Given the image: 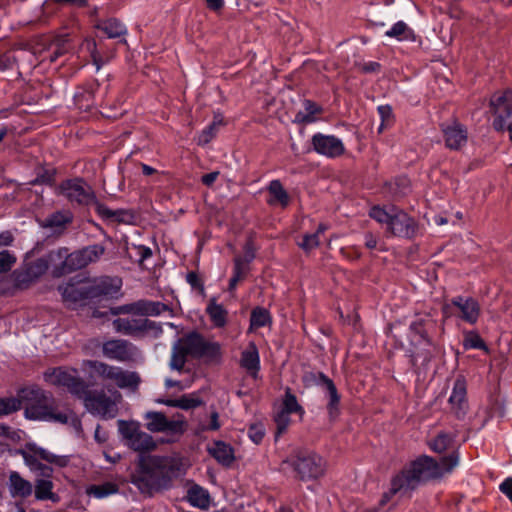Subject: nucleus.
Returning <instances> with one entry per match:
<instances>
[{"label": "nucleus", "instance_id": "f257e3e1", "mask_svg": "<svg viewBox=\"0 0 512 512\" xmlns=\"http://www.w3.org/2000/svg\"><path fill=\"white\" fill-rule=\"evenodd\" d=\"M458 464V452H452L440 461L427 455L416 458L391 479V487L383 493L379 506H385L397 493L410 494L424 482L442 479L451 474Z\"/></svg>", "mask_w": 512, "mask_h": 512}, {"label": "nucleus", "instance_id": "f03ea898", "mask_svg": "<svg viewBox=\"0 0 512 512\" xmlns=\"http://www.w3.org/2000/svg\"><path fill=\"white\" fill-rule=\"evenodd\" d=\"M139 468V487L149 492L169 488L173 479L185 473L182 459L175 456H142Z\"/></svg>", "mask_w": 512, "mask_h": 512}, {"label": "nucleus", "instance_id": "7ed1b4c3", "mask_svg": "<svg viewBox=\"0 0 512 512\" xmlns=\"http://www.w3.org/2000/svg\"><path fill=\"white\" fill-rule=\"evenodd\" d=\"M24 407V415L29 420L66 424L71 416L68 410L61 411L51 394L36 385L21 388L17 393Z\"/></svg>", "mask_w": 512, "mask_h": 512}, {"label": "nucleus", "instance_id": "20e7f679", "mask_svg": "<svg viewBox=\"0 0 512 512\" xmlns=\"http://www.w3.org/2000/svg\"><path fill=\"white\" fill-rule=\"evenodd\" d=\"M81 370L89 384L101 382L108 389L116 387L123 390L136 391L141 382L137 372L99 360H83Z\"/></svg>", "mask_w": 512, "mask_h": 512}, {"label": "nucleus", "instance_id": "39448f33", "mask_svg": "<svg viewBox=\"0 0 512 512\" xmlns=\"http://www.w3.org/2000/svg\"><path fill=\"white\" fill-rule=\"evenodd\" d=\"M279 469L299 481H318L326 474L327 462L313 451L296 449L280 463Z\"/></svg>", "mask_w": 512, "mask_h": 512}, {"label": "nucleus", "instance_id": "423d86ee", "mask_svg": "<svg viewBox=\"0 0 512 512\" xmlns=\"http://www.w3.org/2000/svg\"><path fill=\"white\" fill-rule=\"evenodd\" d=\"M176 345L187 356L193 358H205L209 361H218L222 355L221 345L218 342L207 341L197 332L184 335L178 339Z\"/></svg>", "mask_w": 512, "mask_h": 512}, {"label": "nucleus", "instance_id": "0eeeda50", "mask_svg": "<svg viewBox=\"0 0 512 512\" xmlns=\"http://www.w3.org/2000/svg\"><path fill=\"white\" fill-rule=\"evenodd\" d=\"M43 379L49 385L66 388L77 397L87 392V383L79 377L78 370L73 367L49 368L44 372Z\"/></svg>", "mask_w": 512, "mask_h": 512}, {"label": "nucleus", "instance_id": "6e6552de", "mask_svg": "<svg viewBox=\"0 0 512 512\" xmlns=\"http://www.w3.org/2000/svg\"><path fill=\"white\" fill-rule=\"evenodd\" d=\"M144 419L146 428L153 433H166L173 437H180L187 430V421L182 414H176L168 419L161 412H147Z\"/></svg>", "mask_w": 512, "mask_h": 512}, {"label": "nucleus", "instance_id": "1a4fd4ad", "mask_svg": "<svg viewBox=\"0 0 512 512\" xmlns=\"http://www.w3.org/2000/svg\"><path fill=\"white\" fill-rule=\"evenodd\" d=\"M105 252L102 245L87 246L66 256L61 271L55 270L54 276L59 277L65 272L82 269L91 263L98 261Z\"/></svg>", "mask_w": 512, "mask_h": 512}, {"label": "nucleus", "instance_id": "9d476101", "mask_svg": "<svg viewBox=\"0 0 512 512\" xmlns=\"http://www.w3.org/2000/svg\"><path fill=\"white\" fill-rule=\"evenodd\" d=\"M56 194L80 205H88L95 200L93 189L79 177L62 181L56 188Z\"/></svg>", "mask_w": 512, "mask_h": 512}, {"label": "nucleus", "instance_id": "9b49d317", "mask_svg": "<svg viewBox=\"0 0 512 512\" xmlns=\"http://www.w3.org/2000/svg\"><path fill=\"white\" fill-rule=\"evenodd\" d=\"M118 426L127 445L134 451L142 453L156 448V443L152 436L141 431L138 423L120 420Z\"/></svg>", "mask_w": 512, "mask_h": 512}, {"label": "nucleus", "instance_id": "f8f14e48", "mask_svg": "<svg viewBox=\"0 0 512 512\" xmlns=\"http://www.w3.org/2000/svg\"><path fill=\"white\" fill-rule=\"evenodd\" d=\"M493 115V128L498 132L505 131L507 120L512 117V90L494 93L489 102Z\"/></svg>", "mask_w": 512, "mask_h": 512}, {"label": "nucleus", "instance_id": "ddd939ff", "mask_svg": "<svg viewBox=\"0 0 512 512\" xmlns=\"http://www.w3.org/2000/svg\"><path fill=\"white\" fill-rule=\"evenodd\" d=\"M444 312H451L462 321L474 325L477 323L481 306L474 297L456 296L452 298L450 304L443 308Z\"/></svg>", "mask_w": 512, "mask_h": 512}, {"label": "nucleus", "instance_id": "4468645a", "mask_svg": "<svg viewBox=\"0 0 512 512\" xmlns=\"http://www.w3.org/2000/svg\"><path fill=\"white\" fill-rule=\"evenodd\" d=\"M138 348L125 339H109L102 344V354L105 358L120 363H133L138 356Z\"/></svg>", "mask_w": 512, "mask_h": 512}, {"label": "nucleus", "instance_id": "2eb2a0df", "mask_svg": "<svg viewBox=\"0 0 512 512\" xmlns=\"http://www.w3.org/2000/svg\"><path fill=\"white\" fill-rule=\"evenodd\" d=\"M85 407L93 414L113 418L117 414V402L108 397L103 391L92 392L87 384V392L79 395Z\"/></svg>", "mask_w": 512, "mask_h": 512}, {"label": "nucleus", "instance_id": "dca6fc26", "mask_svg": "<svg viewBox=\"0 0 512 512\" xmlns=\"http://www.w3.org/2000/svg\"><path fill=\"white\" fill-rule=\"evenodd\" d=\"M311 144L317 154L330 159L339 158L346 152L344 143L335 135L316 133L311 138Z\"/></svg>", "mask_w": 512, "mask_h": 512}, {"label": "nucleus", "instance_id": "f3484780", "mask_svg": "<svg viewBox=\"0 0 512 512\" xmlns=\"http://www.w3.org/2000/svg\"><path fill=\"white\" fill-rule=\"evenodd\" d=\"M418 230V224L413 217L406 212L393 208V216L387 227V231L394 237L413 238Z\"/></svg>", "mask_w": 512, "mask_h": 512}, {"label": "nucleus", "instance_id": "a211bd4d", "mask_svg": "<svg viewBox=\"0 0 512 512\" xmlns=\"http://www.w3.org/2000/svg\"><path fill=\"white\" fill-rule=\"evenodd\" d=\"M49 268L48 260L40 258L28 263L23 271H14L13 277L18 288H27L31 283L44 275Z\"/></svg>", "mask_w": 512, "mask_h": 512}, {"label": "nucleus", "instance_id": "6ab92c4d", "mask_svg": "<svg viewBox=\"0 0 512 512\" xmlns=\"http://www.w3.org/2000/svg\"><path fill=\"white\" fill-rule=\"evenodd\" d=\"M441 131L446 148L450 150H460L467 144L468 131L466 126L460 122L455 120L450 124L442 125Z\"/></svg>", "mask_w": 512, "mask_h": 512}, {"label": "nucleus", "instance_id": "aec40b11", "mask_svg": "<svg viewBox=\"0 0 512 512\" xmlns=\"http://www.w3.org/2000/svg\"><path fill=\"white\" fill-rule=\"evenodd\" d=\"M122 281L117 277H101L89 282L88 295L91 298L108 297L116 298L121 290Z\"/></svg>", "mask_w": 512, "mask_h": 512}, {"label": "nucleus", "instance_id": "412c9836", "mask_svg": "<svg viewBox=\"0 0 512 512\" xmlns=\"http://www.w3.org/2000/svg\"><path fill=\"white\" fill-rule=\"evenodd\" d=\"M25 464L35 471H40L41 474L47 478L51 477L52 469L39 460H46L48 462H54V455L42 448H32L27 451L21 452Z\"/></svg>", "mask_w": 512, "mask_h": 512}, {"label": "nucleus", "instance_id": "4be33fe9", "mask_svg": "<svg viewBox=\"0 0 512 512\" xmlns=\"http://www.w3.org/2000/svg\"><path fill=\"white\" fill-rule=\"evenodd\" d=\"M166 310H168V307L160 302L138 301L133 304L112 309V314L132 313L138 315L158 316Z\"/></svg>", "mask_w": 512, "mask_h": 512}, {"label": "nucleus", "instance_id": "5701e85b", "mask_svg": "<svg viewBox=\"0 0 512 512\" xmlns=\"http://www.w3.org/2000/svg\"><path fill=\"white\" fill-rule=\"evenodd\" d=\"M239 365L253 379H257L260 371V355L257 345L252 341L241 352Z\"/></svg>", "mask_w": 512, "mask_h": 512}, {"label": "nucleus", "instance_id": "b1692460", "mask_svg": "<svg viewBox=\"0 0 512 512\" xmlns=\"http://www.w3.org/2000/svg\"><path fill=\"white\" fill-rule=\"evenodd\" d=\"M59 290L64 302L76 303L91 298V295H88L89 281L78 280L76 282H69L64 286H60Z\"/></svg>", "mask_w": 512, "mask_h": 512}, {"label": "nucleus", "instance_id": "393cba45", "mask_svg": "<svg viewBox=\"0 0 512 512\" xmlns=\"http://www.w3.org/2000/svg\"><path fill=\"white\" fill-rule=\"evenodd\" d=\"M303 111H298L295 115L294 122L297 124L308 125L320 120L323 108L316 102L305 99L303 101Z\"/></svg>", "mask_w": 512, "mask_h": 512}, {"label": "nucleus", "instance_id": "a878e982", "mask_svg": "<svg viewBox=\"0 0 512 512\" xmlns=\"http://www.w3.org/2000/svg\"><path fill=\"white\" fill-rule=\"evenodd\" d=\"M206 313L215 328H224L226 326L228 311L222 304L217 303L216 298L213 297L209 300Z\"/></svg>", "mask_w": 512, "mask_h": 512}, {"label": "nucleus", "instance_id": "bb28decb", "mask_svg": "<svg viewBox=\"0 0 512 512\" xmlns=\"http://www.w3.org/2000/svg\"><path fill=\"white\" fill-rule=\"evenodd\" d=\"M97 213L105 219H113L119 223L131 224L135 221V213L129 209L112 210L109 207L99 204Z\"/></svg>", "mask_w": 512, "mask_h": 512}, {"label": "nucleus", "instance_id": "cd10ccee", "mask_svg": "<svg viewBox=\"0 0 512 512\" xmlns=\"http://www.w3.org/2000/svg\"><path fill=\"white\" fill-rule=\"evenodd\" d=\"M9 488L13 497L26 498L32 493V484L20 476L18 472H11L9 476Z\"/></svg>", "mask_w": 512, "mask_h": 512}, {"label": "nucleus", "instance_id": "c85d7f7f", "mask_svg": "<svg viewBox=\"0 0 512 512\" xmlns=\"http://www.w3.org/2000/svg\"><path fill=\"white\" fill-rule=\"evenodd\" d=\"M269 199L268 204L271 206L279 205L285 208L289 204V195L279 180H273L268 186Z\"/></svg>", "mask_w": 512, "mask_h": 512}, {"label": "nucleus", "instance_id": "c756f323", "mask_svg": "<svg viewBox=\"0 0 512 512\" xmlns=\"http://www.w3.org/2000/svg\"><path fill=\"white\" fill-rule=\"evenodd\" d=\"M187 499L192 506L200 509H208L210 506L208 491L199 485H193L188 489Z\"/></svg>", "mask_w": 512, "mask_h": 512}, {"label": "nucleus", "instance_id": "7c9ffc66", "mask_svg": "<svg viewBox=\"0 0 512 512\" xmlns=\"http://www.w3.org/2000/svg\"><path fill=\"white\" fill-rule=\"evenodd\" d=\"M210 455L223 465H230L234 460L233 449L228 444L218 441L209 448Z\"/></svg>", "mask_w": 512, "mask_h": 512}, {"label": "nucleus", "instance_id": "2f4dec72", "mask_svg": "<svg viewBox=\"0 0 512 512\" xmlns=\"http://www.w3.org/2000/svg\"><path fill=\"white\" fill-rule=\"evenodd\" d=\"M114 330L125 335H134L144 330L145 325L136 319L117 318L113 321Z\"/></svg>", "mask_w": 512, "mask_h": 512}, {"label": "nucleus", "instance_id": "473e14b6", "mask_svg": "<svg viewBox=\"0 0 512 512\" xmlns=\"http://www.w3.org/2000/svg\"><path fill=\"white\" fill-rule=\"evenodd\" d=\"M272 318L270 312L263 307H255L251 311L250 324L248 332H253L259 328L271 324Z\"/></svg>", "mask_w": 512, "mask_h": 512}, {"label": "nucleus", "instance_id": "72a5a7b5", "mask_svg": "<svg viewBox=\"0 0 512 512\" xmlns=\"http://www.w3.org/2000/svg\"><path fill=\"white\" fill-rule=\"evenodd\" d=\"M118 490L119 487L116 483L105 482L99 485L88 486L86 488V494L97 499H103L110 495L116 494Z\"/></svg>", "mask_w": 512, "mask_h": 512}, {"label": "nucleus", "instance_id": "f704fd0d", "mask_svg": "<svg viewBox=\"0 0 512 512\" xmlns=\"http://www.w3.org/2000/svg\"><path fill=\"white\" fill-rule=\"evenodd\" d=\"M95 28L103 31L108 38H117L126 32L124 25L113 18L97 23Z\"/></svg>", "mask_w": 512, "mask_h": 512}, {"label": "nucleus", "instance_id": "c9c22d12", "mask_svg": "<svg viewBox=\"0 0 512 512\" xmlns=\"http://www.w3.org/2000/svg\"><path fill=\"white\" fill-rule=\"evenodd\" d=\"M321 378L329 394V402L327 405L328 412L331 416H336L338 414V406L340 403V396L338 394L337 388L334 382L324 374H321Z\"/></svg>", "mask_w": 512, "mask_h": 512}, {"label": "nucleus", "instance_id": "e433bc0d", "mask_svg": "<svg viewBox=\"0 0 512 512\" xmlns=\"http://www.w3.org/2000/svg\"><path fill=\"white\" fill-rule=\"evenodd\" d=\"M53 483L49 479H38L35 484V497L38 500H51L56 502L58 496L53 493Z\"/></svg>", "mask_w": 512, "mask_h": 512}, {"label": "nucleus", "instance_id": "4c0bfd02", "mask_svg": "<svg viewBox=\"0 0 512 512\" xmlns=\"http://www.w3.org/2000/svg\"><path fill=\"white\" fill-rule=\"evenodd\" d=\"M161 403L170 406V407H177L184 410H189L196 408L202 404V401L194 397L193 395H183L178 399H169L162 401Z\"/></svg>", "mask_w": 512, "mask_h": 512}, {"label": "nucleus", "instance_id": "58836bf2", "mask_svg": "<svg viewBox=\"0 0 512 512\" xmlns=\"http://www.w3.org/2000/svg\"><path fill=\"white\" fill-rule=\"evenodd\" d=\"M73 220V214L69 210L57 211L51 214L46 219V226L50 228H65V226L71 223Z\"/></svg>", "mask_w": 512, "mask_h": 512}, {"label": "nucleus", "instance_id": "ea45409f", "mask_svg": "<svg viewBox=\"0 0 512 512\" xmlns=\"http://www.w3.org/2000/svg\"><path fill=\"white\" fill-rule=\"evenodd\" d=\"M282 410L288 413H297L300 415V418L304 415L303 407L299 405L296 396L291 393L290 388L286 389Z\"/></svg>", "mask_w": 512, "mask_h": 512}, {"label": "nucleus", "instance_id": "a19ab883", "mask_svg": "<svg viewBox=\"0 0 512 512\" xmlns=\"http://www.w3.org/2000/svg\"><path fill=\"white\" fill-rule=\"evenodd\" d=\"M452 440L453 439L449 434L441 432L429 441L428 446L433 452L441 454L448 449Z\"/></svg>", "mask_w": 512, "mask_h": 512}, {"label": "nucleus", "instance_id": "79ce46f5", "mask_svg": "<svg viewBox=\"0 0 512 512\" xmlns=\"http://www.w3.org/2000/svg\"><path fill=\"white\" fill-rule=\"evenodd\" d=\"M245 275H246V269H245L244 263H243L242 259L238 257L234 261L233 275L229 280L228 289L230 292H233L236 289L239 281L244 279Z\"/></svg>", "mask_w": 512, "mask_h": 512}, {"label": "nucleus", "instance_id": "37998d69", "mask_svg": "<svg viewBox=\"0 0 512 512\" xmlns=\"http://www.w3.org/2000/svg\"><path fill=\"white\" fill-rule=\"evenodd\" d=\"M463 347L465 350L482 349L487 350V346L480 335L475 331H469L464 335Z\"/></svg>", "mask_w": 512, "mask_h": 512}, {"label": "nucleus", "instance_id": "c03bdc74", "mask_svg": "<svg viewBox=\"0 0 512 512\" xmlns=\"http://www.w3.org/2000/svg\"><path fill=\"white\" fill-rule=\"evenodd\" d=\"M411 33L407 24L403 21H398L392 25V27L385 32V36L389 38H395L399 41L407 40L409 36L407 33Z\"/></svg>", "mask_w": 512, "mask_h": 512}, {"label": "nucleus", "instance_id": "a18cd8bd", "mask_svg": "<svg viewBox=\"0 0 512 512\" xmlns=\"http://www.w3.org/2000/svg\"><path fill=\"white\" fill-rule=\"evenodd\" d=\"M21 409L19 397L0 398V417L12 414Z\"/></svg>", "mask_w": 512, "mask_h": 512}, {"label": "nucleus", "instance_id": "49530a36", "mask_svg": "<svg viewBox=\"0 0 512 512\" xmlns=\"http://www.w3.org/2000/svg\"><path fill=\"white\" fill-rule=\"evenodd\" d=\"M369 216L380 224L389 225V222L393 216V208L387 211L385 208L375 205L369 211Z\"/></svg>", "mask_w": 512, "mask_h": 512}, {"label": "nucleus", "instance_id": "de8ad7c7", "mask_svg": "<svg viewBox=\"0 0 512 512\" xmlns=\"http://www.w3.org/2000/svg\"><path fill=\"white\" fill-rule=\"evenodd\" d=\"M75 104L80 110L88 111L94 105V96L90 91L77 93L75 95Z\"/></svg>", "mask_w": 512, "mask_h": 512}, {"label": "nucleus", "instance_id": "09e8293b", "mask_svg": "<svg viewBox=\"0 0 512 512\" xmlns=\"http://www.w3.org/2000/svg\"><path fill=\"white\" fill-rule=\"evenodd\" d=\"M465 396H466L465 382L462 380H457L452 389V393L450 395L449 401L451 403L460 404L461 402L464 401Z\"/></svg>", "mask_w": 512, "mask_h": 512}, {"label": "nucleus", "instance_id": "8fccbe9b", "mask_svg": "<svg viewBox=\"0 0 512 512\" xmlns=\"http://www.w3.org/2000/svg\"><path fill=\"white\" fill-rule=\"evenodd\" d=\"M16 263V257L9 251L3 250L0 252V272L5 273L11 270Z\"/></svg>", "mask_w": 512, "mask_h": 512}, {"label": "nucleus", "instance_id": "3c124183", "mask_svg": "<svg viewBox=\"0 0 512 512\" xmlns=\"http://www.w3.org/2000/svg\"><path fill=\"white\" fill-rule=\"evenodd\" d=\"M290 414L291 413L281 410L275 416V422L277 425V436H280L288 428L290 424Z\"/></svg>", "mask_w": 512, "mask_h": 512}, {"label": "nucleus", "instance_id": "603ef678", "mask_svg": "<svg viewBox=\"0 0 512 512\" xmlns=\"http://www.w3.org/2000/svg\"><path fill=\"white\" fill-rule=\"evenodd\" d=\"M56 171L55 169H46L42 173L38 174L35 180L32 181L34 185H52L55 181Z\"/></svg>", "mask_w": 512, "mask_h": 512}, {"label": "nucleus", "instance_id": "864d4df0", "mask_svg": "<svg viewBox=\"0 0 512 512\" xmlns=\"http://www.w3.org/2000/svg\"><path fill=\"white\" fill-rule=\"evenodd\" d=\"M187 357L188 356L175 344L171 359V366L177 370H181L186 363Z\"/></svg>", "mask_w": 512, "mask_h": 512}, {"label": "nucleus", "instance_id": "5fc2aeb1", "mask_svg": "<svg viewBox=\"0 0 512 512\" xmlns=\"http://www.w3.org/2000/svg\"><path fill=\"white\" fill-rule=\"evenodd\" d=\"M248 436L255 444L261 443L265 436L263 425L259 423L250 425L248 428Z\"/></svg>", "mask_w": 512, "mask_h": 512}, {"label": "nucleus", "instance_id": "6e6d98bb", "mask_svg": "<svg viewBox=\"0 0 512 512\" xmlns=\"http://www.w3.org/2000/svg\"><path fill=\"white\" fill-rule=\"evenodd\" d=\"M320 244V240L318 237V234H306L303 237V240L301 243H299V246L305 251L309 252L316 247H318Z\"/></svg>", "mask_w": 512, "mask_h": 512}, {"label": "nucleus", "instance_id": "4d7b16f0", "mask_svg": "<svg viewBox=\"0 0 512 512\" xmlns=\"http://www.w3.org/2000/svg\"><path fill=\"white\" fill-rule=\"evenodd\" d=\"M186 281L193 288H198L201 291L204 290L203 282H202V280L200 279L199 275L196 272H194V271L188 272L187 275H186Z\"/></svg>", "mask_w": 512, "mask_h": 512}, {"label": "nucleus", "instance_id": "13d9d810", "mask_svg": "<svg viewBox=\"0 0 512 512\" xmlns=\"http://www.w3.org/2000/svg\"><path fill=\"white\" fill-rule=\"evenodd\" d=\"M214 137V124L210 125L208 128L204 129L199 136L198 144L205 145L209 143Z\"/></svg>", "mask_w": 512, "mask_h": 512}, {"label": "nucleus", "instance_id": "bf43d9fd", "mask_svg": "<svg viewBox=\"0 0 512 512\" xmlns=\"http://www.w3.org/2000/svg\"><path fill=\"white\" fill-rule=\"evenodd\" d=\"M499 489L512 503V477L506 478L500 484Z\"/></svg>", "mask_w": 512, "mask_h": 512}, {"label": "nucleus", "instance_id": "052dcab7", "mask_svg": "<svg viewBox=\"0 0 512 512\" xmlns=\"http://www.w3.org/2000/svg\"><path fill=\"white\" fill-rule=\"evenodd\" d=\"M221 427L219 421V414L216 411H213L210 415V424L206 427V430L216 431Z\"/></svg>", "mask_w": 512, "mask_h": 512}, {"label": "nucleus", "instance_id": "680f3d73", "mask_svg": "<svg viewBox=\"0 0 512 512\" xmlns=\"http://www.w3.org/2000/svg\"><path fill=\"white\" fill-rule=\"evenodd\" d=\"M205 2L207 8L214 12H219L225 5L224 0H205Z\"/></svg>", "mask_w": 512, "mask_h": 512}, {"label": "nucleus", "instance_id": "e2e57ef3", "mask_svg": "<svg viewBox=\"0 0 512 512\" xmlns=\"http://www.w3.org/2000/svg\"><path fill=\"white\" fill-rule=\"evenodd\" d=\"M83 45L87 47V49L90 51L91 57L93 58L94 62H96L97 49L95 40L93 38H87L84 40Z\"/></svg>", "mask_w": 512, "mask_h": 512}, {"label": "nucleus", "instance_id": "0e129e2a", "mask_svg": "<svg viewBox=\"0 0 512 512\" xmlns=\"http://www.w3.org/2000/svg\"><path fill=\"white\" fill-rule=\"evenodd\" d=\"M378 112L381 115L383 122H389V120L392 116V109L390 106H388V105L379 106Z\"/></svg>", "mask_w": 512, "mask_h": 512}, {"label": "nucleus", "instance_id": "69168bd1", "mask_svg": "<svg viewBox=\"0 0 512 512\" xmlns=\"http://www.w3.org/2000/svg\"><path fill=\"white\" fill-rule=\"evenodd\" d=\"M219 172H211L202 176V183L206 186L212 185L218 178Z\"/></svg>", "mask_w": 512, "mask_h": 512}, {"label": "nucleus", "instance_id": "338daca9", "mask_svg": "<svg viewBox=\"0 0 512 512\" xmlns=\"http://www.w3.org/2000/svg\"><path fill=\"white\" fill-rule=\"evenodd\" d=\"M165 384H166L167 388H174V387H176L179 390L186 389V388H188L190 386V382L186 383V384H182L180 381L173 380V379H167Z\"/></svg>", "mask_w": 512, "mask_h": 512}, {"label": "nucleus", "instance_id": "774afa93", "mask_svg": "<svg viewBox=\"0 0 512 512\" xmlns=\"http://www.w3.org/2000/svg\"><path fill=\"white\" fill-rule=\"evenodd\" d=\"M365 246L368 249H374L377 246V239L372 233H367L365 235Z\"/></svg>", "mask_w": 512, "mask_h": 512}]
</instances>
